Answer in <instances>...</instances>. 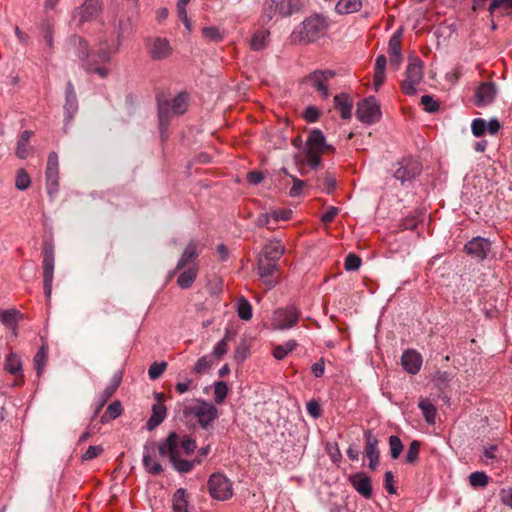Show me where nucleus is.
<instances>
[{"instance_id": "f257e3e1", "label": "nucleus", "mask_w": 512, "mask_h": 512, "mask_svg": "<svg viewBox=\"0 0 512 512\" xmlns=\"http://www.w3.org/2000/svg\"><path fill=\"white\" fill-rule=\"evenodd\" d=\"M329 28V20L322 14H313L307 17L293 32V41L299 43H310L323 37Z\"/></svg>"}, {"instance_id": "f03ea898", "label": "nucleus", "mask_w": 512, "mask_h": 512, "mask_svg": "<svg viewBox=\"0 0 512 512\" xmlns=\"http://www.w3.org/2000/svg\"><path fill=\"white\" fill-rule=\"evenodd\" d=\"M158 450L161 456H169L174 469L177 470L178 472L188 473L193 469V461H188L180 458L179 437L175 432L170 433L166 440L160 443Z\"/></svg>"}, {"instance_id": "7ed1b4c3", "label": "nucleus", "mask_w": 512, "mask_h": 512, "mask_svg": "<svg viewBox=\"0 0 512 512\" xmlns=\"http://www.w3.org/2000/svg\"><path fill=\"white\" fill-rule=\"evenodd\" d=\"M184 417L194 416L202 428H207L218 417L217 408L205 400L196 399L193 403H183Z\"/></svg>"}, {"instance_id": "20e7f679", "label": "nucleus", "mask_w": 512, "mask_h": 512, "mask_svg": "<svg viewBox=\"0 0 512 512\" xmlns=\"http://www.w3.org/2000/svg\"><path fill=\"white\" fill-rule=\"evenodd\" d=\"M423 79V63L417 58H410L405 71V79L401 83V90L407 95L416 94V85Z\"/></svg>"}, {"instance_id": "39448f33", "label": "nucleus", "mask_w": 512, "mask_h": 512, "mask_svg": "<svg viewBox=\"0 0 512 512\" xmlns=\"http://www.w3.org/2000/svg\"><path fill=\"white\" fill-rule=\"evenodd\" d=\"M187 99V94L180 93L173 99L159 104L158 116L161 128L168 125L170 114L181 115L187 110Z\"/></svg>"}, {"instance_id": "423d86ee", "label": "nucleus", "mask_w": 512, "mask_h": 512, "mask_svg": "<svg viewBox=\"0 0 512 512\" xmlns=\"http://www.w3.org/2000/svg\"><path fill=\"white\" fill-rule=\"evenodd\" d=\"M42 253L44 294L49 302L51 299L52 282L54 277V246L48 242L44 243Z\"/></svg>"}, {"instance_id": "0eeeda50", "label": "nucleus", "mask_w": 512, "mask_h": 512, "mask_svg": "<svg viewBox=\"0 0 512 512\" xmlns=\"http://www.w3.org/2000/svg\"><path fill=\"white\" fill-rule=\"evenodd\" d=\"M208 491L213 499L225 501L233 496L230 480L221 473H214L208 480Z\"/></svg>"}, {"instance_id": "6e6552de", "label": "nucleus", "mask_w": 512, "mask_h": 512, "mask_svg": "<svg viewBox=\"0 0 512 512\" xmlns=\"http://www.w3.org/2000/svg\"><path fill=\"white\" fill-rule=\"evenodd\" d=\"M381 115L380 106L374 97L370 96L358 102L356 117L360 122L371 125L378 122Z\"/></svg>"}, {"instance_id": "1a4fd4ad", "label": "nucleus", "mask_w": 512, "mask_h": 512, "mask_svg": "<svg viewBox=\"0 0 512 512\" xmlns=\"http://www.w3.org/2000/svg\"><path fill=\"white\" fill-rule=\"evenodd\" d=\"M121 44V33L117 32V36L115 40H109L107 38H103L99 41L97 45L96 52H92L91 60L97 61L95 64H101L109 62L114 54H116L119 50Z\"/></svg>"}, {"instance_id": "9d476101", "label": "nucleus", "mask_w": 512, "mask_h": 512, "mask_svg": "<svg viewBox=\"0 0 512 512\" xmlns=\"http://www.w3.org/2000/svg\"><path fill=\"white\" fill-rule=\"evenodd\" d=\"M68 51L77 56L86 70H91L96 61L91 60L92 52L87 41L78 35H72L68 40Z\"/></svg>"}, {"instance_id": "9b49d317", "label": "nucleus", "mask_w": 512, "mask_h": 512, "mask_svg": "<svg viewBox=\"0 0 512 512\" xmlns=\"http://www.w3.org/2000/svg\"><path fill=\"white\" fill-rule=\"evenodd\" d=\"M101 5L99 0H85V2L75 9L73 18L77 21V26L81 27L85 22H88L99 15Z\"/></svg>"}, {"instance_id": "f8f14e48", "label": "nucleus", "mask_w": 512, "mask_h": 512, "mask_svg": "<svg viewBox=\"0 0 512 512\" xmlns=\"http://www.w3.org/2000/svg\"><path fill=\"white\" fill-rule=\"evenodd\" d=\"M300 312L294 306L278 309L274 313L273 324L278 329H288L296 325Z\"/></svg>"}, {"instance_id": "ddd939ff", "label": "nucleus", "mask_w": 512, "mask_h": 512, "mask_svg": "<svg viewBox=\"0 0 512 512\" xmlns=\"http://www.w3.org/2000/svg\"><path fill=\"white\" fill-rule=\"evenodd\" d=\"M422 171L421 164L412 158H403L399 162V168L394 172V177L402 183L411 181Z\"/></svg>"}, {"instance_id": "4468645a", "label": "nucleus", "mask_w": 512, "mask_h": 512, "mask_svg": "<svg viewBox=\"0 0 512 512\" xmlns=\"http://www.w3.org/2000/svg\"><path fill=\"white\" fill-rule=\"evenodd\" d=\"M257 266L258 275L263 284H265L268 289L274 287L277 284V277L275 276V273L278 270V262L258 258Z\"/></svg>"}, {"instance_id": "2eb2a0df", "label": "nucleus", "mask_w": 512, "mask_h": 512, "mask_svg": "<svg viewBox=\"0 0 512 512\" xmlns=\"http://www.w3.org/2000/svg\"><path fill=\"white\" fill-rule=\"evenodd\" d=\"M46 184L47 192L51 197L58 192V155L56 152H51L48 156Z\"/></svg>"}, {"instance_id": "dca6fc26", "label": "nucleus", "mask_w": 512, "mask_h": 512, "mask_svg": "<svg viewBox=\"0 0 512 512\" xmlns=\"http://www.w3.org/2000/svg\"><path fill=\"white\" fill-rule=\"evenodd\" d=\"M491 249L489 240L482 237H475L470 240L464 247L465 252L479 260H484Z\"/></svg>"}, {"instance_id": "f3484780", "label": "nucleus", "mask_w": 512, "mask_h": 512, "mask_svg": "<svg viewBox=\"0 0 512 512\" xmlns=\"http://www.w3.org/2000/svg\"><path fill=\"white\" fill-rule=\"evenodd\" d=\"M334 75L335 73L332 70L314 71L306 78V81L309 82L318 92L322 94L323 97L326 98L329 96L326 83L328 80L333 78Z\"/></svg>"}, {"instance_id": "a211bd4d", "label": "nucleus", "mask_w": 512, "mask_h": 512, "mask_svg": "<svg viewBox=\"0 0 512 512\" xmlns=\"http://www.w3.org/2000/svg\"><path fill=\"white\" fill-rule=\"evenodd\" d=\"M148 52L153 60H162L172 54V47L166 38L156 37L150 40Z\"/></svg>"}, {"instance_id": "6ab92c4d", "label": "nucleus", "mask_w": 512, "mask_h": 512, "mask_svg": "<svg viewBox=\"0 0 512 512\" xmlns=\"http://www.w3.org/2000/svg\"><path fill=\"white\" fill-rule=\"evenodd\" d=\"M352 487L364 498L372 497L371 479L363 472L355 473L349 477Z\"/></svg>"}, {"instance_id": "aec40b11", "label": "nucleus", "mask_w": 512, "mask_h": 512, "mask_svg": "<svg viewBox=\"0 0 512 512\" xmlns=\"http://www.w3.org/2000/svg\"><path fill=\"white\" fill-rule=\"evenodd\" d=\"M403 369L410 374H417L422 366V357L415 350H406L401 357Z\"/></svg>"}, {"instance_id": "412c9836", "label": "nucleus", "mask_w": 512, "mask_h": 512, "mask_svg": "<svg viewBox=\"0 0 512 512\" xmlns=\"http://www.w3.org/2000/svg\"><path fill=\"white\" fill-rule=\"evenodd\" d=\"M496 95L495 85L491 82H483L479 85L476 90L475 98L476 105L486 106L493 102Z\"/></svg>"}, {"instance_id": "4be33fe9", "label": "nucleus", "mask_w": 512, "mask_h": 512, "mask_svg": "<svg viewBox=\"0 0 512 512\" xmlns=\"http://www.w3.org/2000/svg\"><path fill=\"white\" fill-rule=\"evenodd\" d=\"M401 30L396 31L389 40L388 53L390 56V63L394 65L396 69L399 68L402 62L401 54Z\"/></svg>"}, {"instance_id": "5701e85b", "label": "nucleus", "mask_w": 512, "mask_h": 512, "mask_svg": "<svg viewBox=\"0 0 512 512\" xmlns=\"http://www.w3.org/2000/svg\"><path fill=\"white\" fill-rule=\"evenodd\" d=\"M285 252V247L280 240H270L263 247V250L258 258H264L269 261L278 262Z\"/></svg>"}, {"instance_id": "b1692460", "label": "nucleus", "mask_w": 512, "mask_h": 512, "mask_svg": "<svg viewBox=\"0 0 512 512\" xmlns=\"http://www.w3.org/2000/svg\"><path fill=\"white\" fill-rule=\"evenodd\" d=\"M306 144L307 150L316 151L320 153H323L331 149V147L328 144H326L325 136L318 129H314L313 131H311V133L308 136Z\"/></svg>"}, {"instance_id": "393cba45", "label": "nucleus", "mask_w": 512, "mask_h": 512, "mask_svg": "<svg viewBox=\"0 0 512 512\" xmlns=\"http://www.w3.org/2000/svg\"><path fill=\"white\" fill-rule=\"evenodd\" d=\"M143 465L150 474H160L163 471L162 465L155 460V449L153 446H144Z\"/></svg>"}, {"instance_id": "a878e982", "label": "nucleus", "mask_w": 512, "mask_h": 512, "mask_svg": "<svg viewBox=\"0 0 512 512\" xmlns=\"http://www.w3.org/2000/svg\"><path fill=\"white\" fill-rule=\"evenodd\" d=\"M335 108L340 111L341 118L350 119L352 116L353 103L349 95L345 93L334 97Z\"/></svg>"}, {"instance_id": "bb28decb", "label": "nucleus", "mask_w": 512, "mask_h": 512, "mask_svg": "<svg viewBox=\"0 0 512 512\" xmlns=\"http://www.w3.org/2000/svg\"><path fill=\"white\" fill-rule=\"evenodd\" d=\"M199 253L197 251V243L195 241H190L185 247L178 263L176 266V270L184 269L190 262H194Z\"/></svg>"}, {"instance_id": "cd10ccee", "label": "nucleus", "mask_w": 512, "mask_h": 512, "mask_svg": "<svg viewBox=\"0 0 512 512\" xmlns=\"http://www.w3.org/2000/svg\"><path fill=\"white\" fill-rule=\"evenodd\" d=\"M166 417V406L163 403H156L152 406V415L146 423L149 431L154 430L159 426Z\"/></svg>"}, {"instance_id": "c85d7f7f", "label": "nucleus", "mask_w": 512, "mask_h": 512, "mask_svg": "<svg viewBox=\"0 0 512 512\" xmlns=\"http://www.w3.org/2000/svg\"><path fill=\"white\" fill-rule=\"evenodd\" d=\"M23 319V314L16 309L4 310L0 314L1 322L12 329L13 334L17 336V325Z\"/></svg>"}, {"instance_id": "c756f323", "label": "nucleus", "mask_w": 512, "mask_h": 512, "mask_svg": "<svg viewBox=\"0 0 512 512\" xmlns=\"http://www.w3.org/2000/svg\"><path fill=\"white\" fill-rule=\"evenodd\" d=\"M276 5L278 15L280 17H287L300 10L301 2L300 0H279L276 1Z\"/></svg>"}, {"instance_id": "7c9ffc66", "label": "nucleus", "mask_w": 512, "mask_h": 512, "mask_svg": "<svg viewBox=\"0 0 512 512\" xmlns=\"http://www.w3.org/2000/svg\"><path fill=\"white\" fill-rule=\"evenodd\" d=\"M121 375H114L112 378L111 383L104 389V391L101 394V400L99 402V405L96 409L95 414H97L106 404V402L113 396V394L118 389L120 383H121Z\"/></svg>"}, {"instance_id": "2f4dec72", "label": "nucleus", "mask_w": 512, "mask_h": 512, "mask_svg": "<svg viewBox=\"0 0 512 512\" xmlns=\"http://www.w3.org/2000/svg\"><path fill=\"white\" fill-rule=\"evenodd\" d=\"M198 275V267L193 264L187 270L183 271L177 279V284L182 289H187L192 286Z\"/></svg>"}, {"instance_id": "473e14b6", "label": "nucleus", "mask_w": 512, "mask_h": 512, "mask_svg": "<svg viewBox=\"0 0 512 512\" xmlns=\"http://www.w3.org/2000/svg\"><path fill=\"white\" fill-rule=\"evenodd\" d=\"M365 438V455L367 458L380 456V451L378 449V439L375 435H373L371 430H366L364 432Z\"/></svg>"}, {"instance_id": "72a5a7b5", "label": "nucleus", "mask_w": 512, "mask_h": 512, "mask_svg": "<svg viewBox=\"0 0 512 512\" xmlns=\"http://www.w3.org/2000/svg\"><path fill=\"white\" fill-rule=\"evenodd\" d=\"M387 64V59L385 55H379L375 61V70H374V87L376 90L384 83L385 81V68Z\"/></svg>"}, {"instance_id": "f704fd0d", "label": "nucleus", "mask_w": 512, "mask_h": 512, "mask_svg": "<svg viewBox=\"0 0 512 512\" xmlns=\"http://www.w3.org/2000/svg\"><path fill=\"white\" fill-rule=\"evenodd\" d=\"M362 7L361 0H339L335 6L338 14H351L359 11Z\"/></svg>"}, {"instance_id": "c9c22d12", "label": "nucleus", "mask_w": 512, "mask_h": 512, "mask_svg": "<svg viewBox=\"0 0 512 512\" xmlns=\"http://www.w3.org/2000/svg\"><path fill=\"white\" fill-rule=\"evenodd\" d=\"M418 407L421 409L426 422L430 425L436 423L437 410L434 404L427 399H420Z\"/></svg>"}, {"instance_id": "e433bc0d", "label": "nucleus", "mask_w": 512, "mask_h": 512, "mask_svg": "<svg viewBox=\"0 0 512 512\" xmlns=\"http://www.w3.org/2000/svg\"><path fill=\"white\" fill-rule=\"evenodd\" d=\"M173 512H190L186 491L183 488L177 489L173 495Z\"/></svg>"}, {"instance_id": "4c0bfd02", "label": "nucleus", "mask_w": 512, "mask_h": 512, "mask_svg": "<svg viewBox=\"0 0 512 512\" xmlns=\"http://www.w3.org/2000/svg\"><path fill=\"white\" fill-rule=\"evenodd\" d=\"M4 368L7 372L14 376H22V363L21 359L15 354L10 353L8 357L6 358Z\"/></svg>"}, {"instance_id": "58836bf2", "label": "nucleus", "mask_w": 512, "mask_h": 512, "mask_svg": "<svg viewBox=\"0 0 512 512\" xmlns=\"http://www.w3.org/2000/svg\"><path fill=\"white\" fill-rule=\"evenodd\" d=\"M33 132L30 130H25L21 133L20 138L18 140L17 149H16V155L21 158L25 159L28 156V142L30 138L32 137Z\"/></svg>"}, {"instance_id": "ea45409f", "label": "nucleus", "mask_w": 512, "mask_h": 512, "mask_svg": "<svg viewBox=\"0 0 512 512\" xmlns=\"http://www.w3.org/2000/svg\"><path fill=\"white\" fill-rule=\"evenodd\" d=\"M122 411L123 409L121 403L119 401H114L107 407L104 414L101 416V422L107 423L116 419L122 414Z\"/></svg>"}, {"instance_id": "a19ab883", "label": "nucleus", "mask_w": 512, "mask_h": 512, "mask_svg": "<svg viewBox=\"0 0 512 512\" xmlns=\"http://www.w3.org/2000/svg\"><path fill=\"white\" fill-rule=\"evenodd\" d=\"M268 36V31L261 30L255 32L250 41L251 49H253L254 51H260L264 49L267 43Z\"/></svg>"}, {"instance_id": "79ce46f5", "label": "nucleus", "mask_w": 512, "mask_h": 512, "mask_svg": "<svg viewBox=\"0 0 512 512\" xmlns=\"http://www.w3.org/2000/svg\"><path fill=\"white\" fill-rule=\"evenodd\" d=\"M237 312L242 320L249 321L252 318V306L246 298L241 297L238 299Z\"/></svg>"}, {"instance_id": "37998d69", "label": "nucleus", "mask_w": 512, "mask_h": 512, "mask_svg": "<svg viewBox=\"0 0 512 512\" xmlns=\"http://www.w3.org/2000/svg\"><path fill=\"white\" fill-rule=\"evenodd\" d=\"M296 346L297 343L295 340H289L284 344L276 346L273 351V356L278 360H282L288 355V353L293 351Z\"/></svg>"}, {"instance_id": "c03bdc74", "label": "nucleus", "mask_w": 512, "mask_h": 512, "mask_svg": "<svg viewBox=\"0 0 512 512\" xmlns=\"http://www.w3.org/2000/svg\"><path fill=\"white\" fill-rule=\"evenodd\" d=\"M77 110H78L77 97H66V101H65V105H64L65 121L66 122L72 121Z\"/></svg>"}, {"instance_id": "a18cd8bd", "label": "nucleus", "mask_w": 512, "mask_h": 512, "mask_svg": "<svg viewBox=\"0 0 512 512\" xmlns=\"http://www.w3.org/2000/svg\"><path fill=\"white\" fill-rule=\"evenodd\" d=\"M40 30H41L43 39L46 42V45L49 47L50 50H52L54 47V40H53L54 27H53V25L50 22L45 21V22L41 23Z\"/></svg>"}, {"instance_id": "49530a36", "label": "nucleus", "mask_w": 512, "mask_h": 512, "mask_svg": "<svg viewBox=\"0 0 512 512\" xmlns=\"http://www.w3.org/2000/svg\"><path fill=\"white\" fill-rule=\"evenodd\" d=\"M421 443L418 440H413L407 450L406 456H405V462L407 464H415L419 457V451H420Z\"/></svg>"}, {"instance_id": "de8ad7c7", "label": "nucleus", "mask_w": 512, "mask_h": 512, "mask_svg": "<svg viewBox=\"0 0 512 512\" xmlns=\"http://www.w3.org/2000/svg\"><path fill=\"white\" fill-rule=\"evenodd\" d=\"M48 349L45 345H42L39 351L34 356V365L37 370V374L40 375L46 365Z\"/></svg>"}, {"instance_id": "09e8293b", "label": "nucleus", "mask_w": 512, "mask_h": 512, "mask_svg": "<svg viewBox=\"0 0 512 512\" xmlns=\"http://www.w3.org/2000/svg\"><path fill=\"white\" fill-rule=\"evenodd\" d=\"M211 366H212L211 357L205 355L197 360L192 371H193V373H195L197 375H202V374L206 373L211 368Z\"/></svg>"}, {"instance_id": "8fccbe9b", "label": "nucleus", "mask_w": 512, "mask_h": 512, "mask_svg": "<svg viewBox=\"0 0 512 512\" xmlns=\"http://www.w3.org/2000/svg\"><path fill=\"white\" fill-rule=\"evenodd\" d=\"M203 37L213 42H221L224 38L223 32L218 27L209 26L202 29Z\"/></svg>"}, {"instance_id": "3c124183", "label": "nucleus", "mask_w": 512, "mask_h": 512, "mask_svg": "<svg viewBox=\"0 0 512 512\" xmlns=\"http://www.w3.org/2000/svg\"><path fill=\"white\" fill-rule=\"evenodd\" d=\"M390 455L392 459H397L403 451V444L396 435L389 437Z\"/></svg>"}, {"instance_id": "603ef678", "label": "nucleus", "mask_w": 512, "mask_h": 512, "mask_svg": "<svg viewBox=\"0 0 512 512\" xmlns=\"http://www.w3.org/2000/svg\"><path fill=\"white\" fill-rule=\"evenodd\" d=\"M229 388L223 381H218L214 384L215 402L221 404L227 397Z\"/></svg>"}, {"instance_id": "864d4df0", "label": "nucleus", "mask_w": 512, "mask_h": 512, "mask_svg": "<svg viewBox=\"0 0 512 512\" xmlns=\"http://www.w3.org/2000/svg\"><path fill=\"white\" fill-rule=\"evenodd\" d=\"M469 483L472 487H485L488 484V476L484 472H473L469 476Z\"/></svg>"}, {"instance_id": "5fc2aeb1", "label": "nucleus", "mask_w": 512, "mask_h": 512, "mask_svg": "<svg viewBox=\"0 0 512 512\" xmlns=\"http://www.w3.org/2000/svg\"><path fill=\"white\" fill-rule=\"evenodd\" d=\"M31 180L24 169H19L16 174L15 186L19 190H26L30 186Z\"/></svg>"}, {"instance_id": "6e6d98bb", "label": "nucleus", "mask_w": 512, "mask_h": 512, "mask_svg": "<svg viewBox=\"0 0 512 512\" xmlns=\"http://www.w3.org/2000/svg\"><path fill=\"white\" fill-rule=\"evenodd\" d=\"M278 14L277 5L275 0H266L263 8V20L270 21L275 15Z\"/></svg>"}, {"instance_id": "4d7b16f0", "label": "nucleus", "mask_w": 512, "mask_h": 512, "mask_svg": "<svg viewBox=\"0 0 512 512\" xmlns=\"http://www.w3.org/2000/svg\"><path fill=\"white\" fill-rule=\"evenodd\" d=\"M166 368H167V363L164 361L152 363L148 369V375H149L150 379H152V380L158 379L164 373Z\"/></svg>"}, {"instance_id": "13d9d810", "label": "nucleus", "mask_w": 512, "mask_h": 512, "mask_svg": "<svg viewBox=\"0 0 512 512\" xmlns=\"http://www.w3.org/2000/svg\"><path fill=\"white\" fill-rule=\"evenodd\" d=\"M360 265L361 258L358 255L354 253H350L347 255L344 262V267L347 271H355L360 267Z\"/></svg>"}, {"instance_id": "bf43d9fd", "label": "nucleus", "mask_w": 512, "mask_h": 512, "mask_svg": "<svg viewBox=\"0 0 512 512\" xmlns=\"http://www.w3.org/2000/svg\"><path fill=\"white\" fill-rule=\"evenodd\" d=\"M229 339H230V335L227 332L225 334L224 338L220 342H218L217 345L213 349V355L215 357L220 358L227 353V351H228L227 343H228Z\"/></svg>"}, {"instance_id": "052dcab7", "label": "nucleus", "mask_w": 512, "mask_h": 512, "mask_svg": "<svg viewBox=\"0 0 512 512\" xmlns=\"http://www.w3.org/2000/svg\"><path fill=\"white\" fill-rule=\"evenodd\" d=\"M421 104L424 106V110L429 113L436 112L439 109L438 102L430 95H423L421 97Z\"/></svg>"}, {"instance_id": "680f3d73", "label": "nucleus", "mask_w": 512, "mask_h": 512, "mask_svg": "<svg viewBox=\"0 0 512 512\" xmlns=\"http://www.w3.org/2000/svg\"><path fill=\"white\" fill-rule=\"evenodd\" d=\"M291 179L293 181V186L289 191V195L291 197H297L303 192L304 188L306 187V182L296 178L295 176H291Z\"/></svg>"}, {"instance_id": "e2e57ef3", "label": "nucleus", "mask_w": 512, "mask_h": 512, "mask_svg": "<svg viewBox=\"0 0 512 512\" xmlns=\"http://www.w3.org/2000/svg\"><path fill=\"white\" fill-rule=\"evenodd\" d=\"M104 449L101 445L97 446H89L86 452L82 455V459L84 461H90L98 456H100L103 453Z\"/></svg>"}, {"instance_id": "0e129e2a", "label": "nucleus", "mask_w": 512, "mask_h": 512, "mask_svg": "<svg viewBox=\"0 0 512 512\" xmlns=\"http://www.w3.org/2000/svg\"><path fill=\"white\" fill-rule=\"evenodd\" d=\"M472 133L476 137L482 136L487 130L486 121L484 119L478 118L474 119L471 125Z\"/></svg>"}, {"instance_id": "69168bd1", "label": "nucleus", "mask_w": 512, "mask_h": 512, "mask_svg": "<svg viewBox=\"0 0 512 512\" xmlns=\"http://www.w3.org/2000/svg\"><path fill=\"white\" fill-rule=\"evenodd\" d=\"M500 7H504L505 9H511L512 0H492L488 10L490 14L493 15L494 12Z\"/></svg>"}, {"instance_id": "338daca9", "label": "nucleus", "mask_w": 512, "mask_h": 512, "mask_svg": "<svg viewBox=\"0 0 512 512\" xmlns=\"http://www.w3.org/2000/svg\"><path fill=\"white\" fill-rule=\"evenodd\" d=\"M320 155H321L320 152L307 150L306 151V161H307V164L311 168H316L320 164V161H321Z\"/></svg>"}, {"instance_id": "774afa93", "label": "nucleus", "mask_w": 512, "mask_h": 512, "mask_svg": "<svg viewBox=\"0 0 512 512\" xmlns=\"http://www.w3.org/2000/svg\"><path fill=\"white\" fill-rule=\"evenodd\" d=\"M291 210H275L271 213L272 221L276 224L278 221H287L291 218Z\"/></svg>"}]
</instances>
